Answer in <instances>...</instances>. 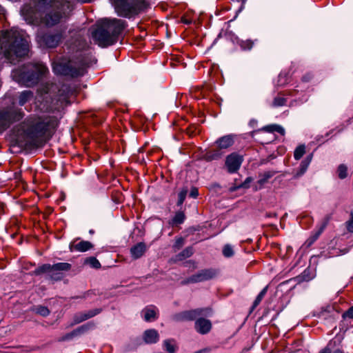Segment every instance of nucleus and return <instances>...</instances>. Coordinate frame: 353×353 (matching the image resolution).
Masks as SVG:
<instances>
[{
	"label": "nucleus",
	"instance_id": "nucleus-13",
	"mask_svg": "<svg viewBox=\"0 0 353 353\" xmlns=\"http://www.w3.org/2000/svg\"><path fill=\"white\" fill-rule=\"evenodd\" d=\"M23 117V112L17 108L0 110V134L8 129L11 123L20 121Z\"/></svg>",
	"mask_w": 353,
	"mask_h": 353
},
{
	"label": "nucleus",
	"instance_id": "nucleus-33",
	"mask_svg": "<svg viewBox=\"0 0 353 353\" xmlns=\"http://www.w3.org/2000/svg\"><path fill=\"white\" fill-rule=\"evenodd\" d=\"M238 43L242 50H250L252 48L254 41L251 39L240 40Z\"/></svg>",
	"mask_w": 353,
	"mask_h": 353
},
{
	"label": "nucleus",
	"instance_id": "nucleus-28",
	"mask_svg": "<svg viewBox=\"0 0 353 353\" xmlns=\"http://www.w3.org/2000/svg\"><path fill=\"white\" fill-rule=\"evenodd\" d=\"M34 93L31 90H23L19 95V104L21 106L24 105L26 103L32 99Z\"/></svg>",
	"mask_w": 353,
	"mask_h": 353
},
{
	"label": "nucleus",
	"instance_id": "nucleus-4",
	"mask_svg": "<svg viewBox=\"0 0 353 353\" xmlns=\"http://www.w3.org/2000/svg\"><path fill=\"white\" fill-rule=\"evenodd\" d=\"M125 21L118 19H103L97 21L91 29L92 38L101 48H106L117 42L119 35L125 28Z\"/></svg>",
	"mask_w": 353,
	"mask_h": 353
},
{
	"label": "nucleus",
	"instance_id": "nucleus-48",
	"mask_svg": "<svg viewBox=\"0 0 353 353\" xmlns=\"http://www.w3.org/2000/svg\"><path fill=\"white\" fill-rule=\"evenodd\" d=\"M343 317L344 319H353V306L349 308L343 314Z\"/></svg>",
	"mask_w": 353,
	"mask_h": 353
},
{
	"label": "nucleus",
	"instance_id": "nucleus-20",
	"mask_svg": "<svg viewBox=\"0 0 353 353\" xmlns=\"http://www.w3.org/2000/svg\"><path fill=\"white\" fill-rule=\"evenodd\" d=\"M234 135L233 134L223 136L215 141L216 147L221 150L229 148L234 144Z\"/></svg>",
	"mask_w": 353,
	"mask_h": 353
},
{
	"label": "nucleus",
	"instance_id": "nucleus-52",
	"mask_svg": "<svg viewBox=\"0 0 353 353\" xmlns=\"http://www.w3.org/2000/svg\"><path fill=\"white\" fill-rule=\"evenodd\" d=\"M332 350L330 347V344H328L325 347L322 349L319 353H331Z\"/></svg>",
	"mask_w": 353,
	"mask_h": 353
},
{
	"label": "nucleus",
	"instance_id": "nucleus-26",
	"mask_svg": "<svg viewBox=\"0 0 353 353\" xmlns=\"http://www.w3.org/2000/svg\"><path fill=\"white\" fill-rule=\"evenodd\" d=\"M159 339V333L154 329L147 330L143 334V340L148 344L156 343Z\"/></svg>",
	"mask_w": 353,
	"mask_h": 353
},
{
	"label": "nucleus",
	"instance_id": "nucleus-51",
	"mask_svg": "<svg viewBox=\"0 0 353 353\" xmlns=\"http://www.w3.org/2000/svg\"><path fill=\"white\" fill-rule=\"evenodd\" d=\"M312 78V76L310 74H306L302 77V81L303 82H309Z\"/></svg>",
	"mask_w": 353,
	"mask_h": 353
},
{
	"label": "nucleus",
	"instance_id": "nucleus-6",
	"mask_svg": "<svg viewBox=\"0 0 353 353\" xmlns=\"http://www.w3.org/2000/svg\"><path fill=\"white\" fill-rule=\"evenodd\" d=\"M48 72V68L42 63H29L16 70L13 77L19 83L32 87L37 85Z\"/></svg>",
	"mask_w": 353,
	"mask_h": 353
},
{
	"label": "nucleus",
	"instance_id": "nucleus-25",
	"mask_svg": "<svg viewBox=\"0 0 353 353\" xmlns=\"http://www.w3.org/2000/svg\"><path fill=\"white\" fill-rule=\"evenodd\" d=\"M144 320L145 321H152L158 318V310L154 305H150L142 310Z\"/></svg>",
	"mask_w": 353,
	"mask_h": 353
},
{
	"label": "nucleus",
	"instance_id": "nucleus-37",
	"mask_svg": "<svg viewBox=\"0 0 353 353\" xmlns=\"http://www.w3.org/2000/svg\"><path fill=\"white\" fill-rule=\"evenodd\" d=\"M85 263L95 269L101 268L100 262L94 256L87 258L85 261Z\"/></svg>",
	"mask_w": 353,
	"mask_h": 353
},
{
	"label": "nucleus",
	"instance_id": "nucleus-31",
	"mask_svg": "<svg viewBox=\"0 0 353 353\" xmlns=\"http://www.w3.org/2000/svg\"><path fill=\"white\" fill-rule=\"evenodd\" d=\"M276 173V172L275 171H272V170H270V171H265L264 172L263 174H261L259 175V177L260 179L258 180L257 183L260 185H264L265 183L268 182V181L272 178L275 174Z\"/></svg>",
	"mask_w": 353,
	"mask_h": 353
},
{
	"label": "nucleus",
	"instance_id": "nucleus-56",
	"mask_svg": "<svg viewBox=\"0 0 353 353\" xmlns=\"http://www.w3.org/2000/svg\"><path fill=\"white\" fill-rule=\"evenodd\" d=\"M214 187H216V188H221V186L219 184H214Z\"/></svg>",
	"mask_w": 353,
	"mask_h": 353
},
{
	"label": "nucleus",
	"instance_id": "nucleus-57",
	"mask_svg": "<svg viewBox=\"0 0 353 353\" xmlns=\"http://www.w3.org/2000/svg\"><path fill=\"white\" fill-rule=\"evenodd\" d=\"M90 234H93L94 233V231L92 230H90Z\"/></svg>",
	"mask_w": 353,
	"mask_h": 353
},
{
	"label": "nucleus",
	"instance_id": "nucleus-38",
	"mask_svg": "<svg viewBox=\"0 0 353 353\" xmlns=\"http://www.w3.org/2000/svg\"><path fill=\"white\" fill-rule=\"evenodd\" d=\"M338 176L341 179H345L347 176V168L344 164H340L337 169Z\"/></svg>",
	"mask_w": 353,
	"mask_h": 353
},
{
	"label": "nucleus",
	"instance_id": "nucleus-9",
	"mask_svg": "<svg viewBox=\"0 0 353 353\" xmlns=\"http://www.w3.org/2000/svg\"><path fill=\"white\" fill-rule=\"evenodd\" d=\"M114 6L119 15L130 17L147 9L149 3L148 0H114Z\"/></svg>",
	"mask_w": 353,
	"mask_h": 353
},
{
	"label": "nucleus",
	"instance_id": "nucleus-23",
	"mask_svg": "<svg viewBox=\"0 0 353 353\" xmlns=\"http://www.w3.org/2000/svg\"><path fill=\"white\" fill-rule=\"evenodd\" d=\"M259 131H263V132H270V133H273L274 132H279V134H281V135L285 134V130L283 127H281V125H277V124H271V125H268L263 126L262 128H261L258 130H254V131L251 132H250L251 137H253L254 134L256 132H259Z\"/></svg>",
	"mask_w": 353,
	"mask_h": 353
},
{
	"label": "nucleus",
	"instance_id": "nucleus-36",
	"mask_svg": "<svg viewBox=\"0 0 353 353\" xmlns=\"http://www.w3.org/2000/svg\"><path fill=\"white\" fill-rule=\"evenodd\" d=\"M305 153V146L300 145L296 148L294 152V157L296 160H299Z\"/></svg>",
	"mask_w": 353,
	"mask_h": 353
},
{
	"label": "nucleus",
	"instance_id": "nucleus-43",
	"mask_svg": "<svg viewBox=\"0 0 353 353\" xmlns=\"http://www.w3.org/2000/svg\"><path fill=\"white\" fill-rule=\"evenodd\" d=\"M163 345L166 351L169 353H174L176 351V348L174 345L172 343V341L171 340H165L163 342Z\"/></svg>",
	"mask_w": 353,
	"mask_h": 353
},
{
	"label": "nucleus",
	"instance_id": "nucleus-50",
	"mask_svg": "<svg viewBox=\"0 0 353 353\" xmlns=\"http://www.w3.org/2000/svg\"><path fill=\"white\" fill-rule=\"evenodd\" d=\"M309 162H310V161H308L307 162L305 161L301 162V174H303L305 172V170L307 168Z\"/></svg>",
	"mask_w": 353,
	"mask_h": 353
},
{
	"label": "nucleus",
	"instance_id": "nucleus-24",
	"mask_svg": "<svg viewBox=\"0 0 353 353\" xmlns=\"http://www.w3.org/2000/svg\"><path fill=\"white\" fill-rule=\"evenodd\" d=\"M146 251V245L143 242H140L130 248V254L134 259L141 258Z\"/></svg>",
	"mask_w": 353,
	"mask_h": 353
},
{
	"label": "nucleus",
	"instance_id": "nucleus-45",
	"mask_svg": "<svg viewBox=\"0 0 353 353\" xmlns=\"http://www.w3.org/2000/svg\"><path fill=\"white\" fill-rule=\"evenodd\" d=\"M278 85L283 86L288 83V76L286 74H279L278 77Z\"/></svg>",
	"mask_w": 353,
	"mask_h": 353
},
{
	"label": "nucleus",
	"instance_id": "nucleus-10",
	"mask_svg": "<svg viewBox=\"0 0 353 353\" xmlns=\"http://www.w3.org/2000/svg\"><path fill=\"white\" fill-rule=\"evenodd\" d=\"M72 265L68 263H57L53 265L43 264L37 268L32 272L34 275L47 274L50 279L60 281L64 276V272L70 270Z\"/></svg>",
	"mask_w": 353,
	"mask_h": 353
},
{
	"label": "nucleus",
	"instance_id": "nucleus-29",
	"mask_svg": "<svg viewBox=\"0 0 353 353\" xmlns=\"http://www.w3.org/2000/svg\"><path fill=\"white\" fill-rule=\"evenodd\" d=\"M185 219V214L183 211H178L175 213L174 217L169 221L172 226H176L182 224Z\"/></svg>",
	"mask_w": 353,
	"mask_h": 353
},
{
	"label": "nucleus",
	"instance_id": "nucleus-8",
	"mask_svg": "<svg viewBox=\"0 0 353 353\" xmlns=\"http://www.w3.org/2000/svg\"><path fill=\"white\" fill-rule=\"evenodd\" d=\"M53 0H38L32 3L25 4L21 10V14L25 21L31 25H41L42 11L49 8Z\"/></svg>",
	"mask_w": 353,
	"mask_h": 353
},
{
	"label": "nucleus",
	"instance_id": "nucleus-49",
	"mask_svg": "<svg viewBox=\"0 0 353 353\" xmlns=\"http://www.w3.org/2000/svg\"><path fill=\"white\" fill-rule=\"evenodd\" d=\"M199 195V191L198 189L195 187L192 188L190 192V196L192 198H196Z\"/></svg>",
	"mask_w": 353,
	"mask_h": 353
},
{
	"label": "nucleus",
	"instance_id": "nucleus-21",
	"mask_svg": "<svg viewBox=\"0 0 353 353\" xmlns=\"http://www.w3.org/2000/svg\"><path fill=\"white\" fill-rule=\"evenodd\" d=\"M329 221V218H327L326 220L321 225V226L314 231L312 234L306 240L305 245L307 247L311 246L319 237L321 233L323 232L325 228H326Z\"/></svg>",
	"mask_w": 353,
	"mask_h": 353
},
{
	"label": "nucleus",
	"instance_id": "nucleus-55",
	"mask_svg": "<svg viewBox=\"0 0 353 353\" xmlns=\"http://www.w3.org/2000/svg\"><path fill=\"white\" fill-rule=\"evenodd\" d=\"M333 353H343V352L340 350H336Z\"/></svg>",
	"mask_w": 353,
	"mask_h": 353
},
{
	"label": "nucleus",
	"instance_id": "nucleus-2",
	"mask_svg": "<svg viewBox=\"0 0 353 353\" xmlns=\"http://www.w3.org/2000/svg\"><path fill=\"white\" fill-rule=\"evenodd\" d=\"M37 92L36 108L43 112H60L70 103V97L73 94V90L69 85L59 87L53 83L42 85Z\"/></svg>",
	"mask_w": 353,
	"mask_h": 353
},
{
	"label": "nucleus",
	"instance_id": "nucleus-7",
	"mask_svg": "<svg viewBox=\"0 0 353 353\" xmlns=\"http://www.w3.org/2000/svg\"><path fill=\"white\" fill-rule=\"evenodd\" d=\"M49 8L42 11L41 24L52 27L68 18L72 10L71 3L65 0H53Z\"/></svg>",
	"mask_w": 353,
	"mask_h": 353
},
{
	"label": "nucleus",
	"instance_id": "nucleus-39",
	"mask_svg": "<svg viewBox=\"0 0 353 353\" xmlns=\"http://www.w3.org/2000/svg\"><path fill=\"white\" fill-rule=\"evenodd\" d=\"M34 311L37 314H40L42 316H47L50 314V312L49 309L43 305H38L35 307Z\"/></svg>",
	"mask_w": 353,
	"mask_h": 353
},
{
	"label": "nucleus",
	"instance_id": "nucleus-12",
	"mask_svg": "<svg viewBox=\"0 0 353 353\" xmlns=\"http://www.w3.org/2000/svg\"><path fill=\"white\" fill-rule=\"evenodd\" d=\"M212 314L211 307H199L176 313L172 315V319L176 322L192 321H196L199 316H210Z\"/></svg>",
	"mask_w": 353,
	"mask_h": 353
},
{
	"label": "nucleus",
	"instance_id": "nucleus-42",
	"mask_svg": "<svg viewBox=\"0 0 353 353\" xmlns=\"http://www.w3.org/2000/svg\"><path fill=\"white\" fill-rule=\"evenodd\" d=\"M185 243V239L183 237H178L176 239L175 242L172 246L173 250L174 252L180 250Z\"/></svg>",
	"mask_w": 353,
	"mask_h": 353
},
{
	"label": "nucleus",
	"instance_id": "nucleus-19",
	"mask_svg": "<svg viewBox=\"0 0 353 353\" xmlns=\"http://www.w3.org/2000/svg\"><path fill=\"white\" fill-rule=\"evenodd\" d=\"M296 93V90H294L292 91L285 90L282 92H280L276 97H275L272 102L271 106L273 108H279L286 105L287 99H285L283 96L285 95H294Z\"/></svg>",
	"mask_w": 353,
	"mask_h": 353
},
{
	"label": "nucleus",
	"instance_id": "nucleus-54",
	"mask_svg": "<svg viewBox=\"0 0 353 353\" xmlns=\"http://www.w3.org/2000/svg\"><path fill=\"white\" fill-rule=\"evenodd\" d=\"M4 207L5 205L3 203H0V210L2 211V213H3Z\"/></svg>",
	"mask_w": 353,
	"mask_h": 353
},
{
	"label": "nucleus",
	"instance_id": "nucleus-34",
	"mask_svg": "<svg viewBox=\"0 0 353 353\" xmlns=\"http://www.w3.org/2000/svg\"><path fill=\"white\" fill-rule=\"evenodd\" d=\"M85 312H81L79 313H77L73 316V323H72V325L80 323L84 321L88 320V318Z\"/></svg>",
	"mask_w": 353,
	"mask_h": 353
},
{
	"label": "nucleus",
	"instance_id": "nucleus-1",
	"mask_svg": "<svg viewBox=\"0 0 353 353\" xmlns=\"http://www.w3.org/2000/svg\"><path fill=\"white\" fill-rule=\"evenodd\" d=\"M59 119L55 116L30 117L17 128L11 150L16 147L35 148L43 146L56 131Z\"/></svg>",
	"mask_w": 353,
	"mask_h": 353
},
{
	"label": "nucleus",
	"instance_id": "nucleus-16",
	"mask_svg": "<svg viewBox=\"0 0 353 353\" xmlns=\"http://www.w3.org/2000/svg\"><path fill=\"white\" fill-rule=\"evenodd\" d=\"M243 161V157L236 152L231 153L225 159V165L229 173L239 170Z\"/></svg>",
	"mask_w": 353,
	"mask_h": 353
},
{
	"label": "nucleus",
	"instance_id": "nucleus-11",
	"mask_svg": "<svg viewBox=\"0 0 353 353\" xmlns=\"http://www.w3.org/2000/svg\"><path fill=\"white\" fill-rule=\"evenodd\" d=\"M63 39V33L60 30L39 31L36 40L40 46L54 48L57 47Z\"/></svg>",
	"mask_w": 353,
	"mask_h": 353
},
{
	"label": "nucleus",
	"instance_id": "nucleus-5",
	"mask_svg": "<svg viewBox=\"0 0 353 353\" xmlns=\"http://www.w3.org/2000/svg\"><path fill=\"white\" fill-rule=\"evenodd\" d=\"M79 46L76 50L77 52H79V54L77 57V60L70 59L67 62L59 61L53 63L52 69L54 73L72 77L83 76L85 74L88 64L84 59L81 51L85 48L86 43L84 41H79Z\"/></svg>",
	"mask_w": 353,
	"mask_h": 353
},
{
	"label": "nucleus",
	"instance_id": "nucleus-40",
	"mask_svg": "<svg viewBox=\"0 0 353 353\" xmlns=\"http://www.w3.org/2000/svg\"><path fill=\"white\" fill-rule=\"evenodd\" d=\"M222 252L223 255L226 258L232 257L234 254L233 248L230 244L224 245Z\"/></svg>",
	"mask_w": 353,
	"mask_h": 353
},
{
	"label": "nucleus",
	"instance_id": "nucleus-17",
	"mask_svg": "<svg viewBox=\"0 0 353 353\" xmlns=\"http://www.w3.org/2000/svg\"><path fill=\"white\" fill-rule=\"evenodd\" d=\"M339 312L335 310L333 305H326L321 307L319 311L315 312L314 316L321 320L334 321L338 316Z\"/></svg>",
	"mask_w": 353,
	"mask_h": 353
},
{
	"label": "nucleus",
	"instance_id": "nucleus-35",
	"mask_svg": "<svg viewBox=\"0 0 353 353\" xmlns=\"http://www.w3.org/2000/svg\"><path fill=\"white\" fill-rule=\"evenodd\" d=\"M188 192V188L185 187V188H182L181 190L179 192L178 200L176 202L177 206L179 207V206L182 205V204L183 203V202L186 198Z\"/></svg>",
	"mask_w": 353,
	"mask_h": 353
},
{
	"label": "nucleus",
	"instance_id": "nucleus-22",
	"mask_svg": "<svg viewBox=\"0 0 353 353\" xmlns=\"http://www.w3.org/2000/svg\"><path fill=\"white\" fill-rule=\"evenodd\" d=\"M92 248V243L87 241H81L77 243H75V241H73L70 245V250L71 252L74 250L78 252H86Z\"/></svg>",
	"mask_w": 353,
	"mask_h": 353
},
{
	"label": "nucleus",
	"instance_id": "nucleus-32",
	"mask_svg": "<svg viewBox=\"0 0 353 353\" xmlns=\"http://www.w3.org/2000/svg\"><path fill=\"white\" fill-rule=\"evenodd\" d=\"M268 286H265L258 294L256 299L253 302L252 306L251 307V311H253L261 302L264 296H265L268 292Z\"/></svg>",
	"mask_w": 353,
	"mask_h": 353
},
{
	"label": "nucleus",
	"instance_id": "nucleus-46",
	"mask_svg": "<svg viewBox=\"0 0 353 353\" xmlns=\"http://www.w3.org/2000/svg\"><path fill=\"white\" fill-rule=\"evenodd\" d=\"M348 232H353V212L350 213V219L345 223Z\"/></svg>",
	"mask_w": 353,
	"mask_h": 353
},
{
	"label": "nucleus",
	"instance_id": "nucleus-14",
	"mask_svg": "<svg viewBox=\"0 0 353 353\" xmlns=\"http://www.w3.org/2000/svg\"><path fill=\"white\" fill-rule=\"evenodd\" d=\"M216 274V270L212 268L203 269L181 281V285L201 283L213 279Z\"/></svg>",
	"mask_w": 353,
	"mask_h": 353
},
{
	"label": "nucleus",
	"instance_id": "nucleus-47",
	"mask_svg": "<svg viewBox=\"0 0 353 353\" xmlns=\"http://www.w3.org/2000/svg\"><path fill=\"white\" fill-rule=\"evenodd\" d=\"M184 266L191 268L192 270L197 268L196 263L193 260H189L184 263Z\"/></svg>",
	"mask_w": 353,
	"mask_h": 353
},
{
	"label": "nucleus",
	"instance_id": "nucleus-41",
	"mask_svg": "<svg viewBox=\"0 0 353 353\" xmlns=\"http://www.w3.org/2000/svg\"><path fill=\"white\" fill-rule=\"evenodd\" d=\"M252 181V179L251 177H248L245 180V181L236 186H232L230 188V191L234 192L238 188H248L250 186V183Z\"/></svg>",
	"mask_w": 353,
	"mask_h": 353
},
{
	"label": "nucleus",
	"instance_id": "nucleus-15",
	"mask_svg": "<svg viewBox=\"0 0 353 353\" xmlns=\"http://www.w3.org/2000/svg\"><path fill=\"white\" fill-rule=\"evenodd\" d=\"M95 327V324L94 322H88L85 324H83L72 332L65 334L58 339V341H70L74 339V337L79 336L81 334H83L88 332L90 330H92Z\"/></svg>",
	"mask_w": 353,
	"mask_h": 353
},
{
	"label": "nucleus",
	"instance_id": "nucleus-30",
	"mask_svg": "<svg viewBox=\"0 0 353 353\" xmlns=\"http://www.w3.org/2000/svg\"><path fill=\"white\" fill-rule=\"evenodd\" d=\"M222 152L221 151V150H219L218 148L217 149H212V150H210L209 151H208L206 153H205V158L207 161H213V160H216V159H219V158H221V157L222 156Z\"/></svg>",
	"mask_w": 353,
	"mask_h": 353
},
{
	"label": "nucleus",
	"instance_id": "nucleus-44",
	"mask_svg": "<svg viewBox=\"0 0 353 353\" xmlns=\"http://www.w3.org/2000/svg\"><path fill=\"white\" fill-rule=\"evenodd\" d=\"M101 309L97 308V309L90 310L89 311L85 312V313L87 316L86 317L88 318V319H89L94 317L96 315L99 314V313H101Z\"/></svg>",
	"mask_w": 353,
	"mask_h": 353
},
{
	"label": "nucleus",
	"instance_id": "nucleus-27",
	"mask_svg": "<svg viewBox=\"0 0 353 353\" xmlns=\"http://www.w3.org/2000/svg\"><path fill=\"white\" fill-rule=\"evenodd\" d=\"M194 254V249L192 246H188L176 254L173 259L174 262L181 261L190 257Z\"/></svg>",
	"mask_w": 353,
	"mask_h": 353
},
{
	"label": "nucleus",
	"instance_id": "nucleus-18",
	"mask_svg": "<svg viewBox=\"0 0 353 353\" xmlns=\"http://www.w3.org/2000/svg\"><path fill=\"white\" fill-rule=\"evenodd\" d=\"M212 328V322L203 316L198 317L194 322V329L200 334L204 335L208 334Z\"/></svg>",
	"mask_w": 353,
	"mask_h": 353
},
{
	"label": "nucleus",
	"instance_id": "nucleus-3",
	"mask_svg": "<svg viewBox=\"0 0 353 353\" xmlns=\"http://www.w3.org/2000/svg\"><path fill=\"white\" fill-rule=\"evenodd\" d=\"M29 52V43L21 31L11 29L0 32V53L10 63L24 57Z\"/></svg>",
	"mask_w": 353,
	"mask_h": 353
},
{
	"label": "nucleus",
	"instance_id": "nucleus-53",
	"mask_svg": "<svg viewBox=\"0 0 353 353\" xmlns=\"http://www.w3.org/2000/svg\"><path fill=\"white\" fill-rule=\"evenodd\" d=\"M77 47V46L76 45V43H72L70 46V48L74 52Z\"/></svg>",
	"mask_w": 353,
	"mask_h": 353
}]
</instances>
